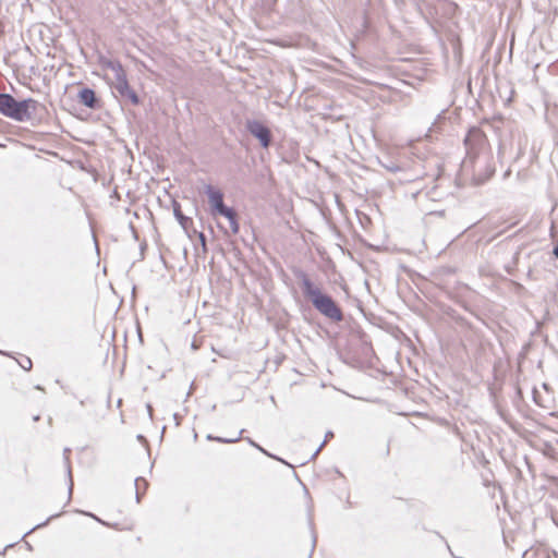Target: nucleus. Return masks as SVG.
Listing matches in <instances>:
<instances>
[{
    "label": "nucleus",
    "instance_id": "nucleus-30",
    "mask_svg": "<svg viewBox=\"0 0 558 558\" xmlns=\"http://www.w3.org/2000/svg\"><path fill=\"white\" fill-rule=\"evenodd\" d=\"M173 418H174V421H175V425H179V424H180L181 416H180L178 413H174V414H173Z\"/></svg>",
    "mask_w": 558,
    "mask_h": 558
},
{
    "label": "nucleus",
    "instance_id": "nucleus-26",
    "mask_svg": "<svg viewBox=\"0 0 558 558\" xmlns=\"http://www.w3.org/2000/svg\"><path fill=\"white\" fill-rule=\"evenodd\" d=\"M147 247V243L144 241L143 243H141L140 245V251H141V259H144V252Z\"/></svg>",
    "mask_w": 558,
    "mask_h": 558
},
{
    "label": "nucleus",
    "instance_id": "nucleus-10",
    "mask_svg": "<svg viewBox=\"0 0 558 558\" xmlns=\"http://www.w3.org/2000/svg\"><path fill=\"white\" fill-rule=\"evenodd\" d=\"M495 173V167L490 163L485 166L484 172H477L474 174V181L477 185L484 184L487 180H489Z\"/></svg>",
    "mask_w": 558,
    "mask_h": 558
},
{
    "label": "nucleus",
    "instance_id": "nucleus-28",
    "mask_svg": "<svg viewBox=\"0 0 558 558\" xmlns=\"http://www.w3.org/2000/svg\"><path fill=\"white\" fill-rule=\"evenodd\" d=\"M333 437V433L331 430H328L326 434H325V439L324 441L327 442L330 438Z\"/></svg>",
    "mask_w": 558,
    "mask_h": 558
},
{
    "label": "nucleus",
    "instance_id": "nucleus-6",
    "mask_svg": "<svg viewBox=\"0 0 558 558\" xmlns=\"http://www.w3.org/2000/svg\"><path fill=\"white\" fill-rule=\"evenodd\" d=\"M204 192L208 198L210 215L217 217V213L227 206L223 201L225 195L222 191L211 184H207Z\"/></svg>",
    "mask_w": 558,
    "mask_h": 558
},
{
    "label": "nucleus",
    "instance_id": "nucleus-34",
    "mask_svg": "<svg viewBox=\"0 0 558 558\" xmlns=\"http://www.w3.org/2000/svg\"><path fill=\"white\" fill-rule=\"evenodd\" d=\"M39 420H40V415L39 414L33 416V421L34 422H38Z\"/></svg>",
    "mask_w": 558,
    "mask_h": 558
},
{
    "label": "nucleus",
    "instance_id": "nucleus-7",
    "mask_svg": "<svg viewBox=\"0 0 558 558\" xmlns=\"http://www.w3.org/2000/svg\"><path fill=\"white\" fill-rule=\"evenodd\" d=\"M172 209L174 218L186 234L190 235V229L193 227V219L182 213L181 204L174 199L172 201Z\"/></svg>",
    "mask_w": 558,
    "mask_h": 558
},
{
    "label": "nucleus",
    "instance_id": "nucleus-39",
    "mask_svg": "<svg viewBox=\"0 0 558 558\" xmlns=\"http://www.w3.org/2000/svg\"><path fill=\"white\" fill-rule=\"evenodd\" d=\"M137 438H138V440H142V439H144V436L143 435H138Z\"/></svg>",
    "mask_w": 558,
    "mask_h": 558
},
{
    "label": "nucleus",
    "instance_id": "nucleus-15",
    "mask_svg": "<svg viewBox=\"0 0 558 558\" xmlns=\"http://www.w3.org/2000/svg\"><path fill=\"white\" fill-rule=\"evenodd\" d=\"M116 78V82L112 84V88L118 92L120 89H122V87L124 85H129V80H128V75L126 73L125 74H119V75H116L114 76Z\"/></svg>",
    "mask_w": 558,
    "mask_h": 558
},
{
    "label": "nucleus",
    "instance_id": "nucleus-14",
    "mask_svg": "<svg viewBox=\"0 0 558 558\" xmlns=\"http://www.w3.org/2000/svg\"><path fill=\"white\" fill-rule=\"evenodd\" d=\"M140 483H143V484H144V490H145V489L147 488V486H148L147 481H146L145 478L141 477V476H140V477H136V478L134 480V485H135V500H136V502H137V504H140V502H141L142 496H143V494H144V493H142V492H141V489H140Z\"/></svg>",
    "mask_w": 558,
    "mask_h": 558
},
{
    "label": "nucleus",
    "instance_id": "nucleus-4",
    "mask_svg": "<svg viewBox=\"0 0 558 558\" xmlns=\"http://www.w3.org/2000/svg\"><path fill=\"white\" fill-rule=\"evenodd\" d=\"M246 131L258 141L264 149H268L272 144V134L270 129L257 119H247L245 122Z\"/></svg>",
    "mask_w": 558,
    "mask_h": 558
},
{
    "label": "nucleus",
    "instance_id": "nucleus-32",
    "mask_svg": "<svg viewBox=\"0 0 558 558\" xmlns=\"http://www.w3.org/2000/svg\"><path fill=\"white\" fill-rule=\"evenodd\" d=\"M146 408H147L148 414H149V415H151V412H153V408H151V405L148 403V404L146 405Z\"/></svg>",
    "mask_w": 558,
    "mask_h": 558
},
{
    "label": "nucleus",
    "instance_id": "nucleus-5",
    "mask_svg": "<svg viewBox=\"0 0 558 558\" xmlns=\"http://www.w3.org/2000/svg\"><path fill=\"white\" fill-rule=\"evenodd\" d=\"M77 101L84 107L92 110H99L102 108V100L97 95L95 89L84 86L77 92Z\"/></svg>",
    "mask_w": 558,
    "mask_h": 558
},
{
    "label": "nucleus",
    "instance_id": "nucleus-13",
    "mask_svg": "<svg viewBox=\"0 0 558 558\" xmlns=\"http://www.w3.org/2000/svg\"><path fill=\"white\" fill-rule=\"evenodd\" d=\"M217 216L225 217L226 219H228L229 222L239 217L236 210L228 205L223 207L221 210H219L217 213Z\"/></svg>",
    "mask_w": 558,
    "mask_h": 558
},
{
    "label": "nucleus",
    "instance_id": "nucleus-27",
    "mask_svg": "<svg viewBox=\"0 0 558 558\" xmlns=\"http://www.w3.org/2000/svg\"><path fill=\"white\" fill-rule=\"evenodd\" d=\"M538 396H539L538 390L534 387L533 388V400L536 404H538Z\"/></svg>",
    "mask_w": 558,
    "mask_h": 558
},
{
    "label": "nucleus",
    "instance_id": "nucleus-3",
    "mask_svg": "<svg viewBox=\"0 0 558 558\" xmlns=\"http://www.w3.org/2000/svg\"><path fill=\"white\" fill-rule=\"evenodd\" d=\"M463 144L466 154L464 162H474L480 154L488 146V140L483 130L474 125L469 128Z\"/></svg>",
    "mask_w": 558,
    "mask_h": 558
},
{
    "label": "nucleus",
    "instance_id": "nucleus-23",
    "mask_svg": "<svg viewBox=\"0 0 558 558\" xmlns=\"http://www.w3.org/2000/svg\"><path fill=\"white\" fill-rule=\"evenodd\" d=\"M310 525H311V530H313V523L312 522H310ZM316 542H317V536L314 533V531H312V548H311V553H310L307 558L312 557V554H313V551L315 550V547H316Z\"/></svg>",
    "mask_w": 558,
    "mask_h": 558
},
{
    "label": "nucleus",
    "instance_id": "nucleus-17",
    "mask_svg": "<svg viewBox=\"0 0 558 558\" xmlns=\"http://www.w3.org/2000/svg\"><path fill=\"white\" fill-rule=\"evenodd\" d=\"M109 70L113 71L114 72V76L116 75H119V74H125V70L122 65V63L119 61V60H114L113 63H109Z\"/></svg>",
    "mask_w": 558,
    "mask_h": 558
},
{
    "label": "nucleus",
    "instance_id": "nucleus-37",
    "mask_svg": "<svg viewBox=\"0 0 558 558\" xmlns=\"http://www.w3.org/2000/svg\"><path fill=\"white\" fill-rule=\"evenodd\" d=\"M510 174V169H508L506 172H505V177H508Z\"/></svg>",
    "mask_w": 558,
    "mask_h": 558
},
{
    "label": "nucleus",
    "instance_id": "nucleus-8",
    "mask_svg": "<svg viewBox=\"0 0 558 558\" xmlns=\"http://www.w3.org/2000/svg\"><path fill=\"white\" fill-rule=\"evenodd\" d=\"M123 102H129L133 106H140L142 104L138 94L131 87V85H124L122 89L117 92Z\"/></svg>",
    "mask_w": 558,
    "mask_h": 558
},
{
    "label": "nucleus",
    "instance_id": "nucleus-22",
    "mask_svg": "<svg viewBox=\"0 0 558 558\" xmlns=\"http://www.w3.org/2000/svg\"><path fill=\"white\" fill-rule=\"evenodd\" d=\"M20 365H21V367H22L23 369H25V371H29V369L32 368L33 363H32V360H31L29 357L25 356V357L23 359V361H22V362H20Z\"/></svg>",
    "mask_w": 558,
    "mask_h": 558
},
{
    "label": "nucleus",
    "instance_id": "nucleus-35",
    "mask_svg": "<svg viewBox=\"0 0 558 558\" xmlns=\"http://www.w3.org/2000/svg\"><path fill=\"white\" fill-rule=\"evenodd\" d=\"M325 444H326V442H325V441H323V442L318 446V448H317L316 450H318V452H319V451L323 449V447L325 446Z\"/></svg>",
    "mask_w": 558,
    "mask_h": 558
},
{
    "label": "nucleus",
    "instance_id": "nucleus-18",
    "mask_svg": "<svg viewBox=\"0 0 558 558\" xmlns=\"http://www.w3.org/2000/svg\"><path fill=\"white\" fill-rule=\"evenodd\" d=\"M116 59H109L107 58L105 54L102 53H99L98 57H97V61H98V64L102 68V69H109V63H113Z\"/></svg>",
    "mask_w": 558,
    "mask_h": 558
},
{
    "label": "nucleus",
    "instance_id": "nucleus-25",
    "mask_svg": "<svg viewBox=\"0 0 558 558\" xmlns=\"http://www.w3.org/2000/svg\"><path fill=\"white\" fill-rule=\"evenodd\" d=\"M129 228L132 231L134 240L137 241L138 240V233H137V231H136V229H135V227H134V225L132 222H130Z\"/></svg>",
    "mask_w": 558,
    "mask_h": 558
},
{
    "label": "nucleus",
    "instance_id": "nucleus-11",
    "mask_svg": "<svg viewBox=\"0 0 558 558\" xmlns=\"http://www.w3.org/2000/svg\"><path fill=\"white\" fill-rule=\"evenodd\" d=\"M247 444L252 447H254L255 449H257L258 451H260L262 453H264L265 456L271 458V459H275L290 468H293L289 462H287L286 460H283L282 458L274 454V453H270L269 451H267L266 449H264L260 445H258L255 440H253L251 437H245L244 438Z\"/></svg>",
    "mask_w": 558,
    "mask_h": 558
},
{
    "label": "nucleus",
    "instance_id": "nucleus-31",
    "mask_svg": "<svg viewBox=\"0 0 558 558\" xmlns=\"http://www.w3.org/2000/svg\"><path fill=\"white\" fill-rule=\"evenodd\" d=\"M553 254L558 258V242L556 243V245L553 248Z\"/></svg>",
    "mask_w": 558,
    "mask_h": 558
},
{
    "label": "nucleus",
    "instance_id": "nucleus-1",
    "mask_svg": "<svg viewBox=\"0 0 558 558\" xmlns=\"http://www.w3.org/2000/svg\"><path fill=\"white\" fill-rule=\"evenodd\" d=\"M293 275L300 281L304 298L320 315L335 323L343 320V312L339 304L330 294L323 291L303 269L294 268Z\"/></svg>",
    "mask_w": 558,
    "mask_h": 558
},
{
    "label": "nucleus",
    "instance_id": "nucleus-19",
    "mask_svg": "<svg viewBox=\"0 0 558 558\" xmlns=\"http://www.w3.org/2000/svg\"><path fill=\"white\" fill-rule=\"evenodd\" d=\"M81 513H83V514H85V515H88V517L93 518L94 520H96L97 522H99V523H100V524H102V525H106V526H110V527H114V529H117V524H110V523H108V522H106V521H104V520L99 519L97 515H95V514H94V513H92V512H84V511H82Z\"/></svg>",
    "mask_w": 558,
    "mask_h": 558
},
{
    "label": "nucleus",
    "instance_id": "nucleus-2",
    "mask_svg": "<svg viewBox=\"0 0 558 558\" xmlns=\"http://www.w3.org/2000/svg\"><path fill=\"white\" fill-rule=\"evenodd\" d=\"M40 104L32 98L15 99L11 94L0 93V113L16 122H26L33 119Z\"/></svg>",
    "mask_w": 558,
    "mask_h": 558
},
{
    "label": "nucleus",
    "instance_id": "nucleus-16",
    "mask_svg": "<svg viewBox=\"0 0 558 558\" xmlns=\"http://www.w3.org/2000/svg\"><path fill=\"white\" fill-rule=\"evenodd\" d=\"M62 514V512L60 513H56V514H52L50 515L46 521L41 522V523H38L36 524L35 526H33L29 531H27L23 536H22V539L24 537H26L27 535H29L32 532H34L35 530L37 529H41L44 526H46L51 520L56 519V518H59L60 515Z\"/></svg>",
    "mask_w": 558,
    "mask_h": 558
},
{
    "label": "nucleus",
    "instance_id": "nucleus-29",
    "mask_svg": "<svg viewBox=\"0 0 558 558\" xmlns=\"http://www.w3.org/2000/svg\"><path fill=\"white\" fill-rule=\"evenodd\" d=\"M15 545V543H11V544H8L2 551H0V555H4V553L7 551V549L13 547Z\"/></svg>",
    "mask_w": 558,
    "mask_h": 558
},
{
    "label": "nucleus",
    "instance_id": "nucleus-33",
    "mask_svg": "<svg viewBox=\"0 0 558 558\" xmlns=\"http://www.w3.org/2000/svg\"><path fill=\"white\" fill-rule=\"evenodd\" d=\"M517 396H519L520 398L522 397V391L520 387H517Z\"/></svg>",
    "mask_w": 558,
    "mask_h": 558
},
{
    "label": "nucleus",
    "instance_id": "nucleus-24",
    "mask_svg": "<svg viewBox=\"0 0 558 558\" xmlns=\"http://www.w3.org/2000/svg\"><path fill=\"white\" fill-rule=\"evenodd\" d=\"M197 235H198V240H199V242H201V244L203 246V250L206 251L207 250V247H206V235L203 232H198Z\"/></svg>",
    "mask_w": 558,
    "mask_h": 558
},
{
    "label": "nucleus",
    "instance_id": "nucleus-20",
    "mask_svg": "<svg viewBox=\"0 0 558 558\" xmlns=\"http://www.w3.org/2000/svg\"><path fill=\"white\" fill-rule=\"evenodd\" d=\"M229 225H230L232 234H238L240 232L239 217L233 219L232 221H230Z\"/></svg>",
    "mask_w": 558,
    "mask_h": 558
},
{
    "label": "nucleus",
    "instance_id": "nucleus-21",
    "mask_svg": "<svg viewBox=\"0 0 558 558\" xmlns=\"http://www.w3.org/2000/svg\"><path fill=\"white\" fill-rule=\"evenodd\" d=\"M388 171L396 173L401 170V167L391 161L389 165H383Z\"/></svg>",
    "mask_w": 558,
    "mask_h": 558
},
{
    "label": "nucleus",
    "instance_id": "nucleus-36",
    "mask_svg": "<svg viewBox=\"0 0 558 558\" xmlns=\"http://www.w3.org/2000/svg\"><path fill=\"white\" fill-rule=\"evenodd\" d=\"M317 454H318V450H316V451L312 454L311 460H314V459L317 457Z\"/></svg>",
    "mask_w": 558,
    "mask_h": 558
},
{
    "label": "nucleus",
    "instance_id": "nucleus-12",
    "mask_svg": "<svg viewBox=\"0 0 558 558\" xmlns=\"http://www.w3.org/2000/svg\"><path fill=\"white\" fill-rule=\"evenodd\" d=\"M245 432V429H241L238 435L235 437H221V436H214L211 434H208L206 436V439L207 440H210V441H217V442H220V444H235L238 442L239 440L242 439V434Z\"/></svg>",
    "mask_w": 558,
    "mask_h": 558
},
{
    "label": "nucleus",
    "instance_id": "nucleus-9",
    "mask_svg": "<svg viewBox=\"0 0 558 558\" xmlns=\"http://www.w3.org/2000/svg\"><path fill=\"white\" fill-rule=\"evenodd\" d=\"M70 453H71V449L65 447L63 449V462H64V465H65L68 484H69V486H68V493H69L68 501L71 499L72 492H73V486H74L73 475H72V470H71V462H70Z\"/></svg>",
    "mask_w": 558,
    "mask_h": 558
},
{
    "label": "nucleus",
    "instance_id": "nucleus-38",
    "mask_svg": "<svg viewBox=\"0 0 558 558\" xmlns=\"http://www.w3.org/2000/svg\"><path fill=\"white\" fill-rule=\"evenodd\" d=\"M80 404H81L82 407H83V405H85V400H81V401H80Z\"/></svg>",
    "mask_w": 558,
    "mask_h": 558
}]
</instances>
